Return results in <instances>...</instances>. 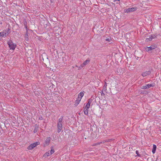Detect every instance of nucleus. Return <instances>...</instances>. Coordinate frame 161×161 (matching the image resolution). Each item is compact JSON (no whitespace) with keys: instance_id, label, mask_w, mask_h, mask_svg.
<instances>
[{"instance_id":"1a4fd4ad","label":"nucleus","mask_w":161,"mask_h":161,"mask_svg":"<svg viewBox=\"0 0 161 161\" xmlns=\"http://www.w3.org/2000/svg\"><path fill=\"white\" fill-rule=\"evenodd\" d=\"M151 73V72L150 71H147L142 73V75L143 76V77H144L147 75H150Z\"/></svg>"},{"instance_id":"6ab92c4d","label":"nucleus","mask_w":161,"mask_h":161,"mask_svg":"<svg viewBox=\"0 0 161 161\" xmlns=\"http://www.w3.org/2000/svg\"><path fill=\"white\" fill-rule=\"evenodd\" d=\"M151 36L152 38V39H154L155 38H156L157 36V35L156 34H152V35H151Z\"/></svg>"},{"instance_id":"39448f33","label":"nucleus","mask_w":161,"mask_h":161,"mask_svg":"<svg viewBox=\"0 0 161 161\" xmlns=\"http://www.w3.org/2000/svg\"><path fill=\"white\" fill-rule=\"evenodd\" d=\"M10 31L9 28L7 29L6 30L0 32V36L6 37L8 34L9 32Z\"/></svg>"},{"instance_id":"9b49d317","label":"nucleus","mask_w":161,"mask_h":161,"mask_svg":"<svg viewBox=\"0 0 161 161\" xmlns=\"http://www.w3.org/2000/svg\"><path fill=\"white\" fill-rule=\"evenodd\" d=\"M84 96V93L83 92H80V93L79 94L77 98L80 99L81 100L82 97Z\"/></svg>"},{"instance_id":"bb28decb","label":"nucleus","mask_w":161,"mask_h":161,"mask_svg":"<svg viewBox=\"0 0 161 161\" xmlns=\"http://www.w3.org/2000/svg\"><path fill=\"white\" fill-rule=\"evenodd\" d=\"M72 68H75V66H72Z\"/></svg>"},{"instance_id":"423d86ee","label":"nucleus","mask_w":161,"mask_h":161,"mask_svg":"<svg viewBox=\"0 0 161 161\" xmlns=\"http://www.w3.org/2000/svg\"><path fill=\"white\" fill-rule=\"evenodd\" d=\"M137 9V7H133L129 8L124 10V12L125 13H128L130 12H131L135 11Z\"/></svg>"},{"instance_id":"dca6fc26","label":"nucleus","mask_w":161,"mask_h":161,"mask_svg":"<svg viewBox=\"0 0 161 161\" xmlns=\"http://www.w3.org/2000/svg\"><path fill=\"white\" fill-rule=\"evenodd\" d=\"M29 36L28 35V33H26L25 36V40L26 41H28L29 40Z\"/></svg>"},{"instance_id":"aec40b11","label":"nucleus","mask_w":161,"mask_h":161,"mask_svg":"<svg viewBox=\"0 0 161 161\" xmlns=\"http://www.w3.org/2000/svg\"><path fill=\"white\" fill-rule=\"evenodd\" d=\"M90 104H86V106L85 107V108H88L89 109L90 108Z\"/></svg>"},{"instance_id":"393cba45","label":"nucleus","mask_w":161,"mask_h":161,"mask_svg":"<svg viewBox=\"0 0 161 161\" xmlns=\"http://www.w3.org/2000/svg\"><path fill=\"white\" fill-rule=\"evenodd\" d=\"M84 66H82V64H81L80 66L78 67V69H81Z\"/></svg>"},{"instance_id":"a878e982","label":"nucleus","mask_w":161,"mask_h":161,"mask_svg":"<svg viewBox=\"0 0 161 161\" xmlns=\"http://www.w3.org/2000/svg\"><path fill=\"white\" fill-rule=\"evenodd\" d=\"M107 83L105 82V84H104V85L103 86V88H106V87H107Z\"/></svg>"},{"instance_id":"f3484780","label":"nucleus","mask_w":161,"mask_h":161,"mask_svg":"<svg viewBox=\"0 0 161 161\" xmlns=\"http://www.w3.org/2000/svg\"><path fill=\"white\" fill-rule=\"evenodd\" d=\"M88 108H84V113L86 115H88Z\"/></svg>"},{"instance_id":"cd10ccee","label":"nucleus","mask_w":161,"mask_h":161,"mask_svg":"<svg viewBox=\"0 0 161 161\" xmlns=\"http://www.w3.org/2000/svg\"><path fill=\"white\" fill-rule=\"evenodd\" d=\"M75 67H78V66L77 65H76L75 66Z\"/></svg>"},{"instance_id":"2eb2a0df","label":"nucleus","mask_w":161,"mask_h":161,"mask_svg":"<svg viewBox=\"0 0 161 161\" xmlns=\"http://www.w3.org/2000/svg\"><path fill=\"white\" fill-rule=\"evenodd\" d=\"M152 40L153 39H152V38L151 35H150V36H149V37L148 38H147L146 39L145 42H148L149 41H152Z\"/></svg>"},{"instance_id":"5701e85b","label":"nucleus","mask_w":161,"mask_h":161,"mask_svg":"<svg viewBox=\"0 0 161 161\" xmlns=\"http://www.w3.org/2000/svg\"><path fill=\"white\" fill-rule=\"evenodd\" d=\"M25 26L26 29V33H28V28L27 27V25L26 24H25Z\"/></svg>"},{"instance_id":"ddd939ff","label":"nucleus","mask_w":161,"mask_h":161,"mask_svg":"<svg viewBox=\"0 0 161 161\" xmlns=\"http://www.w3.org/2000/svg\"><path fill=\"white\" fill-rule=\"evenodd\" d=\"M81 100L80 99L77 98L76 100L75 101V105L77 106L80 103Z\"/></svg>"},{"instance_id":"a211bd4d","label":"nucleus","mask_w":161,"mask_h":161,"mask_svg":"<svg viewBox=\"0 0 161 161\" xmlns=\"http://www.w3.org/2000/svg\"><path fill=\"white\" fill-rule=\"evenodd\" d=\"M38 130V126H36L34 130H33V132L34 133H36L37 132V130Z\"/></svg>"},{"instance_id":"7ed1b4c3","label":"nucleus","mask_w":161,"mask_h":161,"mask_svg":"<svg viewBox=\"0 0 161 161\" xmlns=\"http://www.w3.org/2000/svg\"><path fill=\"white\" fill-rule=\"evenodd\" d=\"M7 43L9 46V47L10 50H15L16 46V45L11 40H9L8 41Z\"/></svg>"},{"instance_id":"c756f323","label":"nucleus","mask_w":161,"mask_h":161,"mask_svg":"<svg viewBox=\"0 0 161 161\" xmlns=\"http://www.w3.org/2000/svg\"><path fill=\"white\" fill-rule=\"evenodd\" d=\"M115 1H119L120 0H115Z\"/></svg>"},{"instance_id":"4468645a","label":"nucleus","mask_w":161,"mask_h":161,"mask_svg":"<svg viewBox=\"0 0 161 161\" xmlns=\"http://www.w3.org/2000/svg\"><path fill=\"white\" fill-rule=\"evenodd\" d=\"M90 62V60L89 59H87L86 61L84 62L82 64V66H85L88 63H89Z\"/></svg>"},{"instance_id":"f257e3e1","label":"nucleus","mask_w":161,"mask_h":161,"mask_svg":"<svg viewBox=\"0 0 161 161\" xmlns=\"http://www.w3.org/2000/svg\"><path fill=\"white\" fill-rule=\"evenodd\" d=\"M63 120V117L62 116L58 120L57 123L58 132L59 133L61 131L63 128L62 121Z\"/></svg>"},{"instance_id":"b1692460","label":"nucleus","mask_w":161,"mask_h":161,"mask_svg":"<svg viewBox=\"0 0 161 161\" xmlns=\"http://www.w3.org/2000/svg\"><path fill=\"white\" fill-rule=\"evenodd\" d=\"M111 40V39L110 38H107L106 39V40L108 42H110Z\"/></svg>"},{"instance_id":"9d476101","label":"nucleus","mask_w":161,"mask_h":161,"mask_svg":"<svg viewBox=\"0 0 161 161\" xmlns=\"http://www.w3.org/2000/svg\"><path fill=\"white\" fill-rule=\"evenodd\" d=\"M152 86H153L152 84H147L146 85L143 86H142V89H146L150 88Z\"/></svg>"},{"instance_id":"0eeeda50","label":"nucleus","mask_w":161,"mask_h":161,"mask_svg":"<svg viewBox=\"0 0 161 161\" xmlns=\"http://www.w3.org/2000/svg\"><path fill=\"white\" fill-rule=\"evenodd\" d=\"M54 152V150L53 149H51L50 151H49L48 152H46L44 155V156L46 157H47L50 156L51 154H53Z\"/></svg>"},{"instance_id":"412c9836","label":"nucleus","mask_w":161,"mask_h":161,"mask_svg":"<svg viewBox=\"0 0 161 161\" xmlns=\"http://www.w3.org/2000/svg\"><path fill=\"white\" fill-rule=\"evenodd\" d=\"M136 153L137 154V156L139 157H141V155L139 154V152L138 151L136 150Z\"/></svg>"},{"instance_id":"4be33fe9","label":"nucleus","mask_w":161,"mask_h":161,"mask_svg":"<svg viewBox=\"0 0 161 161\" xmlns=\"http://www.w3.org/2000/svg\"><path fill=\"white\" fill-rule=\"evenodd\" d=\"M92 102V99H90L88 100V101L87 104L89 103V104H90H90Z\"/></svg>"},{"instance_id":"20e7f679","label":"nucleus","mask_w":161,"mask_h":161,"mask_svg":"<svg viewBox=\"0 0 161 161\" xmlns=\"http://www.w3.org/2000/svg\"><path fill=\"white\" fill-rule=\"evenodd\" d=\"M40 142H37L30 144L28 147L27 149L29 150H32L38 145L40 144Z\"/></svg>"},{"instance_id":"f8f14e48","label":"nucleus","mask_w":161,"mask_h":161,"mask_svg":"<svg viewBox=\"0 0 161 161\" xmlns=\"http://www.w3.org/2000/svg\"><path fill=\"white\" fill-rule=\"evenodd\" d=\"M156 148V146L155 144L153 145V148L152 150V152L153 154H154L155 153Z\"/></svg>"},{"instance_id":"6e6552de","label":"nucleus","mask_w":161,"mask_h":161,"mask_svg":"<svg viewBox=\"0 0 161 161\" xmlns=\"http://www.w3.org/2000/svg\"><path fill=\"white\" fill-rule=\"evenodd\" d=\"M51 138L50 137H49L47 138L45 142V143L44 144L45 147L47 146L49 144L50 141H51Z\"/></svg>"},{"instance_id":"c85d7f7f","label":"nucleus","mask_w":161,"mask_h":161,"mask_svg":"<svg viewBox=\"0 0 161 161\" xmlns=\"http://www.w3.org/2000/svg\"><path fill=\"white\" fill-rule=\"evenodd\" d=\"M112 140V139H110L109 140V141H110V140Z\"/></svg>"},{"instance_id":"f03ea898","label":"nucleus","mask_w":161,"mask_h":161,"mask_svg":"<svg viewBox=\"0 0 161 161\" xmlns=\"http://www.w3.org/2000/svg\"><path fill=\"white\" fill-rule=\"evenodd\" d=\"M157 47V46L156 44L152 45L150 47H144L145 51L147 52H149L150 51L153 50Z\"/></svg>"}]
</instances>
